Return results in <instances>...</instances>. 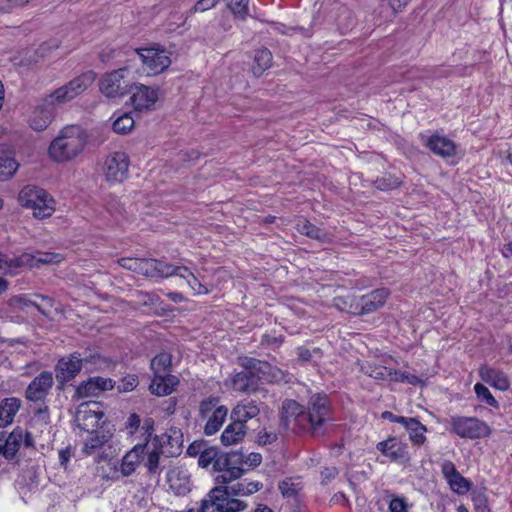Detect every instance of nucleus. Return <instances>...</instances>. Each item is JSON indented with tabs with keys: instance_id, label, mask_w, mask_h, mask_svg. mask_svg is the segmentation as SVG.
<instances>
[{
	"instance_id": "f257e3e1",
	"label": "nucleus",
	"mask_w": 512,
	"mask_h": 512,
	"mask_svg": "<svg viewBox=\"0 0 512 512\" xmlns=\"http://www.w3.org/2000/svg\"><path fill=\"white\" fill-rule=\"evenodd\" d=\"M280 420L285 428L293 424L300 433L322 437L327 432V423L333 420L329 396L323 392L312 394L305 406L286 399L282 402Z\"/></svg>"
},
{
	"instance_id": "f03ea898",
	"label": "nucleus",
	"mask_w": 512,
	"mask_h": 512,
	"mask_svg": "<svg viewBox=\"0 0 512 512\" xmlns=\"http://www.w3.org/2000/svg\"><path fill=\"white\" fill-rule=\"evenodd\" d=\"M87 143V134L78 125L63 128L58 137L50 144L48 152L56 162H66L77 157Z\"/></svg>"
},
{
	"instance_id": "7ed1b4c3",
	"label": "nucleus",
	"mask_w": 512,
	"mask_h": 512,
	"mask_svg": "<svg viewBox=\"0 0 512 512\" xmlns=\"http://www.w3.org/2000/svg\"><path fill=\"white\" fill-rule=\"evenodd\" d=\"M216 484L201 501L199 512H241L248 507L245 501L230 496L226 484Z\"/></svg>"
},
{
	"instance_id": "20e7f679",
	"label": "nucleus",
	"mask_w": 512,
	"mask_h": 512,
	"mask_svg": "<svg viewBox=\"0 0 512 512\" xmlns=\"http://www.w3.org/2000/svg\"><path fill=\"white\" fill-rule=\"evenodd\" d=\"M19 201L27 208L33 210L36 218L50 217L55 211L54 199L44 189L27 185L19 193Z\"/></svg>"
},
{
	"instance_id": "39448f33",
	"label": "nucleus",
	"mask_w": 512,
	"mask_h": 512,
	"mask_svg": "<svg viewBox=\"0 0 512 512\" xmlns=\"http://www.w3.org/2000/svg\"><path fill=\"white\" fill-rule=\"evenodd\" d=\"M127 67L106 73L100 80V91L108 98H120L133 90L134 82Z\"/></svg>"
},
{
	"instance_id": "423d86ee",
	"label": "nucleus",
	"mask_w": 512,
	"mask_h": 512,
	"mask_svg": "<svg viewBox=\"0 0 512 512\" xmlns=\"http://www.w3.org/2000/svg\"><path fill=\"white\" fill-rule=\"evenodd\" d=\"M229 458L231 463L229 462L228 471L216 476V483L229 484L240 478L246 470L259 466L262 461L261 454L255 452L245 455L242 451H231Z\"/></svg>"
},
{
	"instance_id": "0eeeda50",
	"label": "nucleus",
	"mask_w": 512,
	"mask_h": 512,
	"mask_svg": "<svg viewBox=\"0 0 512 512\" xmlns=\"http://www.w3.org/2000/svg\"><path fill=\"white\" fill-rule=\"evenodd\" d=\"M96 79V73L87 71L65 85L54 90L50 95L57 102L59 106L73 100L82 94Z\"/></svg>"
},
{
	"instance_id": "6e6552de",
	"label": "nucleus",
	"mask_w": 512,
	"mask_h": 512,
	"mask_svg": "<svg viewBox=\"0 0 512 512\" xmlns=\"http://www.w3.org/2000/svg\"><path fill=\"white\" fill-rule=\"evenodd\" d=\"M135 52L151 74H159L166 70L171 64L170 53L158 44L145 48H137Z\"/></svg>"
},
{
	"instance_id": "1a4fd4ad",
	"label": "nucleus",
	"mask_w": 512,
	"mask_h": 512,
	"mask_svg": "<svg viewBox=\"0 0 512 512\" xmlns=\"http://www.w3.org/2000/svg\"><path fill=\"white\" fill-rule=\"evenodd\" d=\"M388 296L389 291L387 289H375L357 299H351L348 312L353 315L373 313L384 306Z\"/></svg>"
},
{
	"instance_id": "9d476101",
	"label": "nucleus",
	"mask_w": 512,
	"mask_h": 512,
	"mask_svg": "<svg viewBox=\"0 0 512 512\" xmlns=\"http://www.w3.org/2000/svg\"><path fill=\"white\" fill-rule=\"evenodd\" d=\"M81 370L79 351L61 357L54 367L57 389L63 391L66 384L74 380Z\"/></svg>"
},
{
	"instance_id": "9b49d317",
	"label": "nucleus",
	"mask_w": 512,
	"mask_h": 512,
	"mask_svg": "<svg viewBox=\"0 0 512 512\" xmlns=\"http://www.w3.org/2000/svg\"><path fill=\"white\" fill-rule=\"evenodd\" d=\"M239 364L243 369H248L257 381L279 382L284 378L283 372L266 361L251 357L239 358Z\"/></svg>"
},
{
	"instance_id": "f8f14e48",
	"label": "nucleus",
	"mask_w": 512,
	"mask_h": 512,
	"mask_svg": "<svg viewBox=\"0 0 512 512\" xmlns=\"http://www.w3.org/2000/svg\"><path fill=\"white\" fill-rule=\"evenodd\" d=\"M59 105L49 94L41 99L30 117V127L35 131L45 130L56 116Z\"/></svg>"
},
{
	"instance_id": "ddd939ff",
	"label": "nucleus",
	"mask_w": 512,
	"mask_h": 512,
	"mask_svg": "<svg viewBox=\"0 0 512 512\" xmlns=\"http://www.w3.org/2000/svg\"><path fill=\"white\" fill-rule=\"evenodd\" d=\"M454 432L462 438H482L490 435V427L475 417H454L452 420Z\"/></svg>"
},
{
	"instance_id": "4468645a",
	"label": "nucleus",
	"mask_w": 512,
	"mask_h": 512,
	"mask_svg": "<svg viewBox=\"0 0 512 512\" xmlns=\"http://www.w3.org/2000/svg\"><path fill=\"white\" fill-rule=\"evenodd\" d=\"M129 157L125 152L110 154L104 164L106 179L110 182H123L128 176Z\"/></svg>"
},
{
	"instance_id": "2eb2a0df",
	"label": "nucleus",
	"mask_w": 512,
	"mask_h": 512,
	"mask_svg": "<svg viewBox=\"0 0 512 512\" xmlns=\"http://www.w3.org/2000/svg\"><path fill=\"white\" fill-rule=\"evenodd\" d=\"M54 383L53 373L43 371L27 386L25 397L28 401L44 403Z\"/></svg>"
},
{
	"instance_id": "dca6fc26",
	"label": "nucleus",
	"mask_w": 512,
	"mask_h": 512,
	"mask_svg": "<svg viewBox=\"0 0 512 512\" xmlns=\"http://www.w3.org/2000/svg\"><path fill=\"white\" fill-rule=\"evenodd\" d=\"M229 461L231 462L229 452H222L215 447H209L200 453L198 465L202 468L212 465L215 471L225 474L228 471Z\"/></svg>"
},
{
	"instance_id": "f3484780",
	"label": "nucleus",
	"mask_w": 512,
	"mask_h": 512,
	"mask_svg": "<svg viewBox=\"0 0 512 512\" xmlns=\"http://www.w3.org/2000/svg\"><path fill=\"white\" fill-rule=\"evenodd\" d=\"M133 89L134 91L130 97V100L136 111L148 110L158 100V87H151L144 84H134Z\"/></svg>"
},
{
	"instance_id": "a211bd4d",
	"label": "nucleus",
	"mask_w": 512,
	"mask_h": 512,
	"mask_svg": "<svg viewBox=\"0 0 512 512\" xmlns=\"http://www.w3.org/2000/svg\"><path fill=\"white\" fill-rule=\"evenodd\" d=\"M104 417L102 411L89 409V404H81L76 412L75 421L77 426L87 433L101 430L100 421Z\"/></svg>"
},
{
	"instance_id": "6ab92c4d",
	"label": "nucleus",
	"mask_w": 512,
	"mask_h": 512,
	"mask_svg": "<svg viewBox=\"0 0 512 512\" xmlns=\"http://www.w3.org/2000/svg\"><path fill=\"white\" fill-rule=\"evenodd\" d=\"M139 268L141 270H139L138 274L151 278H168L173 276L175 271L172 268V264L153 258H142Z\"/></svg>"
},
{
	"instance_id": "aec40b11",
	"label": "nucleus",
	"mask_w": 512,
	"mask_h": 512,
	"mask_svg": "<svg viewBox=\"0 0 512 512\" xmlns=\"http://www.w3.org/2000/svg\"><path fill=\"white\" fill-rule=\"evenodd\" d=\"M33 254L22 253L19 256L9 258L0 254V271L4 274L15 276L23 268H33Z\"/></svg>"
},
{
	"instance_id": "412c9836",
	"label": "nucleus",
	"mask_w": 512,
	"mask_h": 512,
	"mask_svg": "<svg viewBox=\"0 0 512 512\" xmlns=\"http://www.w3.org/2000/svg\"><path fill=\"white\" fill-rule=\"evenodd\" d=\"M35 298L41 299L43 303L40 304L37 300L29 299L25 295H17L10 299V305L19 309L32 306L35 307L42 315L48 316L50 309L53 307V299L40 294H36Z\"/></svg>"
},
{
	"instance_id": "4be33fe9",
	"label": "nucleus",
	"mask_w": 512,
	"mask_h": 512,
	"mask_svg": "<svg viewBox=\"0 0 512 512\" xmlns=\"http://www.w3.org/2000/svg\"><path fill=\"white\" fill-rule=\"evenodd\" d=\"M24 436L25 430L19 426L14 428L9 435H6L4 432L0 433L5 459L11 461L16 458Z\"/></svg>"
},
{
	"instance_id": "5701e85b",
	"label": "nucleus",
	"mask_w": 512,
	"mask_h": 512,
	"mask_svg": "<svg viewBox=\"0 0 512 512\" xmlns=\"http://www.w3.org/2000/svg\"><path fill=\"white\" fill-rule=\"evenodd\" d=\"M479 376L482 381L500 391H506L510 387L508 376L503 371L491 366H481L479 368Z\"/></svg>"
},
{
	"instance_id": "b1692460",
	"label": "nucleus",
	"mask_w": 512,
	"mask_h": 512,
	"mask_svg": "<svg viewBox=\"0 0 512 512\" xmlns=\"http://www.w3.org/2000/svg\"><path fill=\"white\" fill-rule=\"evenodd\" d=\"M179 380L171 373L154 374L149 389L156 396H166L173 392Z\"/></svg>"
},
{
	"instance_id": "393cba45",
	"label": "nucleus",
	"mask_w": 512,
	"mask_h": 512,
	"mask_svg": "<svg viewBox=\"0 0 512 512\" xmlns=\"http://www.w3.org/2000/svg\"><path fill=\"white\" fill-rule=\"evenodd\" d=\"M377 450L394 462H404L408 459L405 445L396 438L379 442Z\"/></svg>"
},
{
	"instance_id": "a878e982",
	"label": "nucleus",
	"mask_w": 512,
	"mask_h": 512,
	"mask_svg": "<svg viewBox=\"0 0 512 512\" xmlns=\"http://www.w3.org/2000/svg\"><path fill=\"white\" fill-rule=\"evenodd\" d=\"M259 413L260 409L255 401H242L232 409L230 420L246 425L248 420L255 418Z\"/></svg>"
},
{
	"instance_id": "bb28decb",
	"label": "nucleus",
	"mask_w": 512,
	"mask_h": 512,
	"mask_svg": "<svg viewBox=\"0 0 512 512\" xmlns=\"http://www.w3.org/2000/svg\"><path fill=\"white\" fill-rule=\"evenodd\" d=\"M167 481L170 488L178 496H184L190 492V477L186 471L172 469L167 473Z\"/></svg>"
},
{
	"instance_id": "cd10ccee",
	"label": "nucleus",
	"mask_w": 512,
	"mask_h": 512,
	"mask_svg": "<svg viewBox=\"0 0 512 512\" xmlns=\"http://www.w3.org/2000/svg\"><path fill=\"white\" fill-rule=\"evenodd\" d=\"M89 436L84 442L82 452L85 455H92L104 447L112 438L113 434L103 429L88 433Z\"/></svg>"
},
{
	"instance_id": "c85d7f7f",
	"label": "nucleus",
	"mask_w": 512,
	"mask_h": 512,
	"mask_svg": "<svg viewBox=\"0 0 512 512\" xmlns=\"http://www.w3.org/2000/svg\"><path fill=\"white\" fill-rule=\"evenodd\" d=\"M258 381L248 369H244L234 375L232 378V387L235 391L251 393L256 391Z\"/></svg>"
},
{
	"instance_id": "c756f323",
	"label": "nucleus",
	"mask_w": 512,
	"mask_h": 512,
	"mask_svg": "<svg viewBox=\"0 0 512 512\" xmlns=\"http://www.w3.org/2000/svg\"><path fill=\"white\" fill-rule=\"evenodd\" d=\"M246 432L247 425L237 424L231 420L221 434V442L225 446L237 444L244 439Z\"/></svg>"
},
{
	"instance_id": "7c9ffc66",
	"label": "nucleus",
	"mask_w": 512,
	"mask_h": 512,
	"mask_svg": "<svg viewBox=\"0 0 512 512\" xmlns=\"http://www.w3.org/2000/svg\"><path fill=\"white\" fill-rule=\"evenodd\" d=\"M297 231L305 235L311 239H315L319 242L326 243L331 241V235L320 229L319 227L315 226L311 222H309L307 219H300L297 222Z\"/></svg>"
},
{
	"instance_id": "2f4dec72",
	"label": "nucleus",
	"mask_w": 512,
	"mask_h": 512,
	"mask_svg": "<svg viewBox=\"0 0 512 512\" xmlns=\"http://www.w3.org/2000/svg\"><path fill=\"white\" fill-rule=\"evenodd\" d=\"M272 53L269 49L262 47L255 50L251 71L255 77H260L272 63Z\"/></svg>"
},
{
	"instance_id": "473e14b6",
	"label": "nucleus",
	"mask_w": 512,
	"mask_h": 512,
	"mask_svg": "<svg viewBox=\"0 0 512 512\" xmlns=\"http://www.w3.org/2000/svg\"><path fill=\"white\" fill-rule=\"evenodd\" d=\"M21 402L18 398H5L0 402V427H6L13 422Z\"/></svg>"
},
{
	"instance_id": "72a5a7b5",
	"label": "nucleus",
	"mask_w": 512,
	"mask_h": 512,
	"mask_svg": "<svg viewBox=\"0 0 512 512\" xmlns=\"http://www.w3.org/2000/svg\"><path fill=\"white\" fill-rule=\"evenodd\" d=\"M473 483L469 479L463 477L450 463V490L458 495H466L472 488Z\"/></svg>"
},
{
	"instance_id": "f704fd0d",
	"label": "nucleus",
	"mask_w": 512,
	"mask_h": 512,
	"mask_svg": "<svg viewBox=\"0 0 512 512\" xmlns=\"http://www.w3.org/2000/svg\"><path fill=\"white\" fill-rule=\"evenodd\" d=\"M401 425L406 428L414 444L420 445L425 441L426 427L416 418L401 419Z\"/></svg>"
},
{
	"instance_id": "c9c22d12",
	"label": "nucleus",
	"mask_w": 512,
	"mask_h": 512,
	"mask_svg": "<svg viewBox=\"0 0 512 512\" xmlns=\"http://www.w3.org/2000/svg\"><path fill=\"white\" fill-rule=\"evenodd\" d=\"M228 415V409L226 406H220L211 416L207 418V422L204 426V434L207 436L214 435L219 431Z\"/></svg>"
},
{
	"instance_id": "e433bc0d",
	"label": "nucleus",
	"mask_w": 512,
	"mask_h": 512,
	"mask_svg": "<svg viewBox=\"0 0 512 512\" xmlns=\"http://www.w3.org/2000/svg\"><path fill=\"white\" fill-rule=\"evenodd\" d=\"M423 144L437 156L442 158H446L448 156V139L445 136L434 133L431 136L426 137Z\"/></svg>"
},
{
	"instance_id": "4c0bfd02",
	"label": "nucleus",
	"mask_w": 512,
	"mask_h": 512,
	"mask_svg": "<svg viewBox=\"0 0 512 512\" xmlns=\"http://www.w3.org/2000/svg\"><path fill=\"white\" fill-rule=\"evenodd\" d=\"M82 368L85 367L87 371H93L101 368L106 363L105 359L97 352L86 349L79 352Z\"/></svg>"
},
{
	"instance_id": "58836bf2",
	"label": "nucleus",
	"mask_w": 512,
	"mask_h": 512,
	"mask_svg": "<svg viewBox=\"0 0 512 512\" xmlns=\"http://www.w3.org/2000/svg\"><path fill=\"white\" fill-rule=\"evenodd\" d=\"M172 368V355L167 352L157 354L151 360V369L154 374L171 373Z\"/></svg>"
},
{
	"instance_id": "ea45409f",
	"label": "nucleus",
	"mask_w": 512,
	"mask_h": 512,
	"mask_svg": "<svg viewBox=\"0 0 512 512\" xmlns=\"http://www.w3.org/2000/svg\"><path fill=\"white\" fill-rule=\"evenodd\" d=\"M234 19L244 21L249 15L250 0H225Z\"/></svg>"
},
{
	"instance_id": "a19ab883",
	"label": "nucleus",
	"mask_w": 512,
	"mask_h": 512,
	"mask_svg": "<svg viewBox=\"0 0 512 512\" xmlns=\"http://www.w3.org/2000/svg\"><path fill=\"white\" fill-rule=\"evenodd\" d=\"M97 388L93 381V378H89L87 381H83L80 385H78L75 389L74 398L83 399L87 397H96L98 396Z\"/></svg>"
},
{
	"instance_id": "79ce46f5",
	"label": "nucleus",
	"mask_w": 512,
	"mask_h": 512,
	"mask_svg": "<svg viewBox=\"0 0 512 512\" xmlns=\"http://www.w3.org/2000/svg\"><path fill=\"white\" fill-rule=\"evenodd\" d=\"M134 126V119L130 113H123L113 123V130L118 134H126Z\"/></svg>"
},
{
	"instance_id": "37998d69",
	"label": "nucleus",
	"mask_w": 512,
	"mask_h": 512,
	"mask_svg": "<svg viewBox=\"0 0 512 512\" xmlns=\"http://www.w3.org/2000/svg\"><path fill=\"white\" fill-rule=\"evenodd\" d=\"M221 405H219L218 397H209L204 399L199 404V416L202 420L207 419L213 412H215Z\"/></svg>"
},
{
	"instance_id": "c03bdc74",
	"label": "nucleus",
	"mask_w": 512,
	"mask_h": 512,
	"mask_svg": "<svg viewBox=\"0 0 512 512\" xmlns=\"http://www.w3.org/2000/svg\"><path fill=\"white\" fill-rule=\"evenodd\" d=\"M155 442H158L157 436L153 439V443H155ZM154 445H156V444H154ZM161 453H162L161 448H159L157 446H155V448L148 453L145 466L147 467L149 474L153 475L158 472Z\"/></svg>"
},
{
	"instance_id": "a18cd8bd",
	"label": "nucleus",
	"mask_w": 512,
	"mask_h": 512,
	"mask_svg": "<svg viewBox=\"0 0 512 512\" xmlns=\"http://www.w3.org/2000/svg\"><path fill=\"white\" fill-rule=\"evenodd\" d=\"M474 391L480 402L495 408L499 406L498 401L494 398L490 390L484 384L476 383L474 386Z\"/></svg>"
},
{
	"instance_id": "49530a36",
	"label": "nucleus",
	"mask_w": 512,
	"mask_h": 512,
	"mask_svg": "<svg viewBox=\"0 0 512 512\" xmlns=\"http://www.w3.org/2000/svg\"><path fill=\"white\" fill-rule=\"evenodd\" d=\"M401 184L399 178L391 175L384 174L381 177H377L374 181V186L381 191H389L397 188Z\"/></svg>"
},
{
	"instance_id": "de8ad7c7",
	"label": "nucleus",
	"mask_w": 512,
	"mask_h": 512,
	"mask_svg": "<svg viewBox=\"0 0 512 512\" xmlns=\"http://www.w3.org/2000/svg\"><path fill=\"white\" fill-rule=\"evenodd\" d=\"M278 488L283 497L296 499L300 490V483L292 481L291 478H286L279 483Z\"/></svg>"
},
{
	"instance_id": "09e8293b",
	"label": "nucleus",
	"mask_w": 512,
	"mask_h": 512,
	"mask_svg": "<svg viewBox=\"0 0 512 512\" xmlns=\"http://www.w3.org/2000/svg\"><path fill=\"white\" fill-rule=\"evenodd\" d=\"M366 373L379 380H392L393 377V369L381 365L368 366Z\"/></svg>"
},
{
	"instance_id": "8fccbe9b",
	"label": "nucleus",
	"mask_w": 512,
	"mask_h": 512,
	"mask_svg": "<svg viewBox=\"0 0 512 512\" xmlns=\"http://www.w3.org/2000/svg\"><path fill=\"white\" fill-rule=\"evenodd\" d=\"M392 381L408 383L413 386L422 385L424 383L418 376L401 370H393Z\"/></svg>"
},
{
	"instance_id": "3c124183",
	"label": "nucleus",
	"mask_w": 512,
	"mask_h": 512,
	"mask_svg": "<svg viewBox=\"0 0 512 512\" xmlns=\"http://www.w3.org/2000/svg\"><path fill=\"white\" fill-rule=\"evenodd\" d=\"M18 169V163L15 159L8 156H0V175L11 177Z\"/></svg>"
},
{
	"instance_id": "603ef678",
	"label": "nucleus",
	"mask_w": 512,
	"mask_h": 512,
	"mask_svg": "<svg viewBox=\"0 0 512 512\" xmlns=\"http://www.w3.org/2000/svg\"><path fill=\"white\" fill-rule=\"evenodd\" d=\"M61 261V255L56 253H38L33 255V267H40L45 264L58 263Z\"/></svg>"
},
{
	"instance_id": "864d4df0",
	"label": "nucleus",
	"mask_w": 512,
	"mask_h": 512,
	"mask_svg": "<svg viewBox=\"0 0 512 512\" xmlns=\"http://www.w3.org/2000/svg\"><path fill=\"white\" fill-rule=\"evenodd\" d=\"M138 458H135L133 454L126 453L121 462V473L123 476H130L139 464Z\"/></svg>"
},
{
	"instance_id": "5fc2aeb1",
	"label": "nucleus",
	"mask_w": 512,
	"mask_h": 512,
	"mask_svg": "<svg viewBox=\"0 0 512 512\" xmlns=\"http://www.w3.org/2000/svg\"><path fill=\"white\" fill-rule=\"evenodd\" d=\"M474 509L476 512H490L488 499L482 492H474L472 496Z\"/></svg>"
},
{
	"instance_id": "6e6d98bb",
	"label": "nucleus",
	"mask_w": 512,
	"mask_h": 512,
	"mask_svg": "<svg viewBox=\"0 0 512 512\" xmlns=\"http://www.w3.org/2000/svg\"><path fill=\"white\" fill-rule=\"evenodd\" d=\"M284 341L283 335H271V334H264L261 338V345L270 348V349H277L279 348Z\"/></svg>"
},
{
	"instance_id": "4d7b16f0",
	"label": "nucleus",
	"mask_w": 512,
	"mask_h": 512,
	"mask_svg": "<svg viewBox=\"0 0 512 512\" xmlns=\"http://www.w3.org/2000/svg\"><path fill=\"white\" fill-rule=\"evenodd\" d=\"M138 383L139 381L136 375H128L121 379L117 388L119 392H129L134 390Z\"/></svg>"
},
{
	"instance_id": "13d9d810",
	"label": "nucleus",
	"mask_w": 512,
	"mask_h": 512,
	"mask_svg": "<svg viewBox=\"0 0 512 512\" xmlns=\"http://www.w3.org/2000/svg\"><path fill=\"white\" fill-rule=\"evenodd\" d=\"M297 355H298V359L301 362H310V361H312V358L314 355H317L318 358L321 357V349L314 348L313 350H310L306 347H299V348H297Z\"/></svg>"
},
{
	"instance_id": "bf43d9fd",
	"label": "nucleus",
	"mask_w": 512,
	"mask_h": 512,
	"mask_svg": "<svg viewBox=\"0 0 512 512\" xmlns=\"http://www.w3.org/2000/svg\"><path fill=\"white\" fill-rule=\"evenodd\" d=\"M142 258H131L125 257L119 260V265L127 270L138 273L141 270L139 267L141 266Z\"/></svg>"
},
{
	"instance_id": "052dcab7",
	"label": "nucleus",
	"mask_w": 512,
	"mask_h": 512,
	"mask_svg": "<svg viewBox=\"0 0 512 512\" xmlns=\"http://www.w3.org/2000/svg\"><path fill=\"white\" fill-rule=\"evenodd\" d=\"M97 388L98 395L101 392L113 389L115 382L111 378L92 377Z\"/></svg>"
},
{
	"instance_id": "680f3d73",
	"label": "nucleus",
	"mask_w": 512,
	"mask_h": 512,
	"mask_svg": "<svg viewBox=\"0 0 512 512\" xmlns=\"http://www.w3.org/2000/svg\"><path fill=\"white\" fill-rule=\"evenodd\" d=\"M278 436L275 432L262 430L258 433L257 441L260 445H268L276 442Z\"/></svg>"
},
{
	"instance_id": "e2e57ef3",
	"label": "nucleus",
	"mask_w": 512,
	"mask_h": 512,
	"mask_svg": "<svg viewBox=\"0 0 512 512\" xmlns=\"http://www.w3.org/2000/svg\"><path fill=\"white\" fill-rule=\"evenodd\" d=\"M219 1L220 0H198L191 10L195 13L205 12L215 7Z\"/></svg>"
},
{
	"instance_id": "0e129e2a",
	"label": "nucleus",
	"mask_w": 512,
	"mask_h": 512,
	"mask_svg": "<svg viewBox=\"0 0 512 512\" xmlns=\"http://www.w3.org/2000/svg\"><path fill=\"white\" fill-rule=\"evenodd\" d=\"M30 0H0V12H8L15 7L23 6Z\"/></svg>"
},
{
	"instance_id": "69168bd1",
	"label": "nucleus",
	"mask_w": 512,
	"mask_h": 512,
	"mask_svg": "<svg viewBox=\"0 0 512 512\" xmlns=\"http://www.w3.org/2000/svg\"><path fill=\"white\" fill-rule=\"evenodd\" d=\"M226 488L230 496L233 498L238 496H247L244 482H237L233 485L226 484Z\"/></svg>"
},
{
	"instance_id": "338daca9",
	"label": "nucleus",
	"mask_w": 512,
	"mask_h": 512,
	"mask_svg": "<svg viewBox=\"0 0 512 512\" xmlns=\"http://www.w3.org/2000/svg\"><path fill=\"white\" fill-rule=\"evenodd\" d=\"M407 4V0H381L382 7L388 6L392 10V14L400 12Z\"/></svg>"
},
{
	"instance_id": "774afa93",
	"label": "nucleus",
	"mask_w": 512,
	"mask_h": 512,
	"mask_svg": "<svg viewBox=\"0 0 512 512\" xmlns=\"http://www.w3.org/2000/svg\"><path fill=\"white\" fill-rule=\"evenodd\" d=\"M390 512H407V503L403 498L395 497L389 503Z\"/></svg>"
}]
</instances>
